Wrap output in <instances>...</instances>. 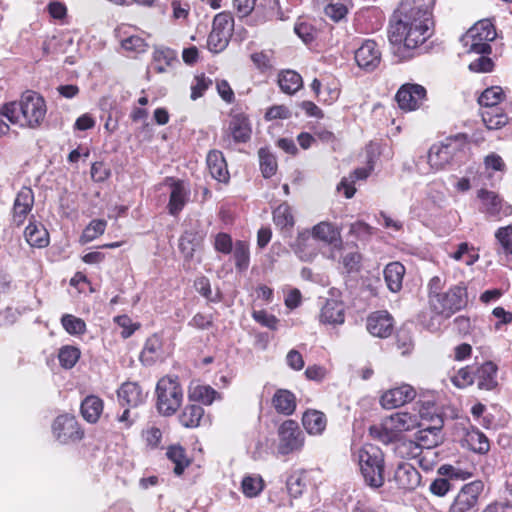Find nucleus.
Returning a JSON list of instances; mask_svg holds the SVG:
<instances>
[{
    "mask_svg": "<svg viewBox=\"0 0 512 512\" xmlns=\"http://www.w3.org/2000/svg\"><path fill=\"white\" fill-rule=\"evenodd\" d=\"M436 0H405L401 3L398 20L391 24L389 41L392 45L414 50L434 34L433 8Z\"/></svg>",
    "mask_w": 512,
    "mask_h": 512,
    "instance_id": "f257e3e1",
    "label": "nucleus"
},
{
    "mask_svg": "<svg viewBox=\"0 0 512 512\" xmlns=\"http://www.w3.org/2000/svg\"><path fill=\"white\" fill-rule=\"evenodd\" d=\"M47 112L44 98L34 91H26L18 102H9L0 108V113L11 124L20 128H38Z\"/></svg>",
    "mask_w": 512,
    "mask_h": 512,
    "instance_id": "f03ea898",
    "label": "nucleus"
},
{
    "mask_svg": "<svg viewBox=\"0 0 512 512\" xmlns=\"http://www.w3.org/2000/svg\"><path fill=\"white\" fill-rule=\"evenodd\" d=\"M355 457L365 482L373 488L381 487L384 483V455L381 449L365 444L355 453Z\"/></svg>",
    "mask_w": 512,
    "mask_h": 512,
    "instance_id": "7ed1b4c3",
    "label": "nucleus"
},
{
    "mask_svg": "<svg viewBox=\"0 0 512 512\" xmlns=\"http://www.w3.org/2000/svg\"><path fill=\"white\" fill-rule=\"evenodd\" d=\"M418 426L416 416L409 413L398 412L385 418L380 425L370 427V435L383 443L394 441L401 432L411 430Z\"/></svg>",
    "mask_w": 512,
    "mask_h": 512,
    "instance_id": "20e7f679",
    "label": "nucleus"
},
{
    "mask_svg": "<svg viewBox=\"0 0 512 512\" xmlns=\"http://www.w3.org/2000/svg\"><path fill=\"white\" fill-rule=\"evenodd\" d=\"M468 303L467 288L463 284L452 286L448 291L433 295L429 302L430 309L438 316L450 318Z\"/></svg>",
    "mask_w": 512,
    "mask_h": 512,
    "instance_id": "39448f33",
    "label": "nucleus"
},
{
    "mask_svg": "<svg viewBox=\"0 0 512 512\" xmlns=\"http://www.w3.org/2000/svg\"><path fill=\"white\" fill-rule=\"evenodd\" d=\"M157 409L165 416L173 415L181 406L183 391L177 377L161 378L156 386Z\"/></svg>",
    "mask_w": 512,
    "mask_h": 512,
    "instance_id": "423d86ee",
    "label": "nucleus"
},
{
    "mask_svg": "<svg viewBox=\"0 0 512 512\" xmlns=\"http://www.w3.org/2000/svg\"><path fill=\"white\" fill-rule=\"evenodd\" d=\"M496 30L489 19L478 21L464 35L462 41L468 53L490 54V42L496 38Z\"/></svg>",
    "mask_w": 512,
    "mask_h": 512,
    "instance_id": "0eeeda50",
    "label": "nucleus"
},
{
    "mask_svg": "<svg viewBox=\"0 0 512 512\" xmlns=\"http://www.w3.org/2000/svg\"><path fill=\"white\" fill-rule=\"evenodd\" d=\"M234 20L228 13L217 14L212 23V30L207 39V47L213 53L222 52L232 35Z\"/></svg>",
    "mask_w": 512,
    "mask_h": 512,
    "instance_id": "6e6552de",
    "label": "nucleus"
},
{
    "mask_svg": "<svg viewBox=\"0 0 512 512\" xmlns=\"http://www.w3.org/2000/svg\"><path fill=\"white\" fill-rule=\"evenodd\" d=\"M279 443L277 451L281 455H288L302 448L304 436L298 423L293 420L284 421L278 428Z\"/></svg>",
    "mask_w": 512,
    "mask_h": 512,
    "instance_id": "1a4fd4ad",
    "label": "nucleus"
},
{
    "mask_svg": "<svg viewBox=\"0 0 512 512\" xmlns=\"http://www.w3.org/2000/svg\"><path fill=\"white\" fill-rule=\"evenodd\" d=\"M426 94V89L422 85L406 83L398 89L395 100L401 110L414 111L423 104Z\"/></svg>",
    "mask_w": 512,
    "mask_h": 512,
    "instance_id": "9d476101",
    "label": "nucleus"
},
{
    "mask_svg": "<svg viewBox=\"0 0 512 512\" xmlns=\"http://www.w3.org/2000/svg\"><path fill=\"white\" fill-rule=\"evenodd\" d=\"M459 151L460 143L456 139L434 144L428 153V163L433 169L441 170L453 161Z\"/></svg>",
    "mask_w": 512,
    "mask_h": 512,
    "instance_id": "9b49d317",
    "label": "nucleus"
},
{
    "mask_svg": "<svg viewBox=\"0 0 512 512\" xmlns=\"http://www.w3.org/2000/svg\"><path fill=\"white\" fill-rule=\"evenodd\" d=\"M52 432L54 437L62 444L80 440L83 436L77 420L69 414L60 415L54 420Z\"/></svg>",
    "mask_w": 512,
    "mask_h": 512,
    "instance_id": "f8f14e48",
    "label": "nucleus"
},
{
    "mask_svg": "<svg viewBox=\"0 0 512 512\" xmlns=\"http://www.w3.org/2000/svg\"><path fill=\"white\" fill-rule=\"evenodd\" d=\"M483 488V482L479 480L464 485L451 506V512H467L474 508Z\"/></svg>",
    "mask_w": 512,
    "mask_h": 512,
    "instance_id": "ddd939ff",
    "label": "nucleus"
},
{
    "mask_svg": "<svg viewBox=\"0 0 512 512\" xmlns=\"http://www.w3.org/2000/svg\"><path fill=\"white\" fill-rule=\"evenodd\" d=\"M381 51L374 40H366L355 51V61L359 68L372 72L381 62Z\"/></svg>",
    "mask_w": 512,
    "mask_h": 512,
    "instance_id": "4468645a",
    "label": "nucleus"
},
{
    "mask_svg": "<svg viewBox=\"0 0 512 512\" xmlns=\"http://www.w3.org/2000/svg\"><path fill=\"white\" fill-rule=\"evenodd\" d=\"M366 327L374 337L387 338L393 332L394 320L387 311H376L368 316Z\"/></svg>",
    "mask_w": 512,
    "mask_h": 512,
    "instance_id": "2eb2a0df",
    "label": "nucleus"
},
{
    "mask_svg": "<svg viewBox=\"0 0 512 512\" xmlns=\"http://www.w3.org/2000/svg\"><path fill=\"white\" fill-rule=\"evenodd\" d=\"M319 321L326 326L336 327L345 322V305L338 299H327L322 305Z\"/></svg>",
    "mask_w": 512,
    "mask_h": 512,
    "instance_id": "dca6fc26",
    "label": "nucleus"
},
{
    "mask_svg": "<svg viewBox=\"0 0 512 512\" xmlns=\"http://www.w3.org/2000/svg\"><path fill=\"white\" fill-rule=\"evenodd\" d=\"M34 205V193L31 188L23 187L16 195L13 205L12 221L20 226L26 220Z\"/></svg>",
    "mask_w": 512,
    "mask_h": 512,
    "instance_id": "f3484780",
    "label": "nucleus"
},
{
    "mask_svg": "<svg viewBox=\"0 0 512 512\" xmlns=\"http://www.w3.org/2000/svg\"><path fill=\"white\" fill-rule=\"evenodd\" d=\"M416 396L414 388L408 384L392 388L381 397V405L385 409H394L412 401Z\"/></svg>",
    "mask_w": 512,
    "mask_h": 512,
    "instance_id": "a211bd4d",
    "label": "nucleus"
},
{
    "mask_svg": "<svg viewBox=\"0 0 512 512\" xmlns=\"http://www.w3.org/2000/svg\"><path fill=\"white\" fill-rule=\"evenodd\" d=\"M230 134L223 139L225 146L231 145V137L237 143H244L250 139L251 127L244 114L233 115L229 123Z\"/></svg>",
    "mask_w": 512,
    "mask_h": 512,
    "instance_id": "6ab92c4d",
    "label": "nucleus"
},
{
    "mask_svg": "<svg viewBox=\"0 0 512 512\" xmlns=\"http://www.w3.org/2000/svg\"><path fill=\"white\" fill-rule=\"evenodd\" d=\"M394 480L399 488L414 490L421 483V475L413 465L403 462L397 466Z\"/></svg>",
    "mask_w": 512,
    "mask_h": 512,
    "instance_id": "aec40b11",
    "label": "nucleus"
},
{
    "mask_svg": "<svg viewBox=\"0 0 512 512\" xmlns=\"http://www.w3.org/2000/svg\"><path fill=\"white\" fill-rule=\"evenodd\" d=\"M478 197L482 201L481 210L492 217L507 216L512 212L511 206L503 207L501 200L494 192L481 189L478 192Z\"/></svg>",
    "mask_w": 512,
    "mask_h": 512,
    "instance_id": "412c9836",
    "label": "nucleus"
},
{
    "mask_svg": "<svg viewBox=\"0 0 512 512\" xmlns=\"http://www.w3.org/2000/svg\"><path fill=\"white\" fill-rule=\"evenodd\" d=\"M118 399L122 406L137 407L144 403L146 393L135 382H125L118 389Z\"/></svg>",
    "mask_w": 512,
    "mask_h": 512,
    "instance_id": "4be33fe9",
    "label": "nucleus"
},
{
    "mask_svg": "<svg viewBox=\"0 0 512 512\" xmlns=\"http://www.w3.org/2000/svg\"><path fill=\"white\" fill-rule=\"evenodd\" d=\"M497 371L496 364L491 361L483 363L481 366L476 368L475 382L477 387L481 390H493L497 382Z\"/></svg>",
    "mask_w": 512,
    "mask_h": 512,
    "instance_id": "5701e85b",
    "label": "nucleus"
},
{
    "mask_svg": "<svg viewBox=\"0 0 512 512\" xmlns=\"http://www.w3.org/2000/svg\"><path fill=\"white\" fill-rule=\"evenodd\" d=\"M311 235L335 248L342 245L340 231L330 222H320L312 228Z\"/></svg>",
    "mask_w": 512,
    "mask_h": 512,
    "instance_id": "b1692460",
    "label": "nucleus"
},
{
    "mask_svg": "<svg viewBox=\"0 0 512 512\" xmlns=\"http://www.w3.org/2000/svg\"><path fill=\"white\" fill-rule=\"evenodd\" d=\"M189 188L182 181H174L171 184L170 199L168 203L169 213L176 216L188 201Z\"/></svg>",
    "mask_w": 512,
    "mask_h": 512,
    "instance_id": "393cba45",
    "label": "nucleus"
},
{
    "mask_svg": "<svg viewBox=\"0 0 512 512\" xmlns=\"http://www.w3.org/2000/svg\"><path fill=\"white\" fill-rule=\"evenodd\" d=\"M207 166L211 176L219 182H226L229 179L226 160L222 152L212 150L207 155Z\"/></svg>",
    "mask_w": 512,
    "mask_h": 512,
    "instance_id": "a878e982",
    "label": "nucleus"
},
{
    "mask_svg": "<svg viewBox=\"0 0 512 512\" xmlns=\"http://www.w3.org/2000/svg\"><path fill=\"white\" fill-rule=\"evenodd\" d=\"M24 236L31 247L44 248L49 244V233L39 222H30L24 231Z\"/></svg>",
    "mask_w": 512,
    "mask_h": 512,
    "instance_id": "bb28decb",
    "label": "nucleus"
},
{
    "mask_svg": "<svg viewBox=\"0 0 512 512\" xmlns=\"http://www.w3.org/2000/svg\"><path fill=\"white\" fill-rule=\"evenodd\" d=\"M405 267L400 262H391L384 269V278L391 292H398L402 288Z\"/></svg>",
    "mask_w": 512,
    "mask_h": 512,
    "instance_id": "cd10ccee",
    "label": "nucleus"
},
{
    "mask_svg": "<svg viewBox=\"0 0 512 512\" xmlns=\"http://www.w3.org/2000/svg\"><path fill=\"white\" fill-rule=\"evenodd\" d=\"M302 423L309 434L320 435L326 428L327 419L321 411L308 410L303 414Z\"/></svg>",
    "mask_w": 512,
    "mask_h": 512,
    "instance_id": "c85d7f7f",
    "label": "nucleus"
},
{
    "mask_svg": "<svg viewBox=\"0 0 512 512\" xmlns=\"http://www.w3.org/2000/svg\"><path fill=\"white\" fill-rule=\"evenodd\" d=\"M440 426H429L422 428L415 434V440L420 445L422 451H429L437 446L441 441Z\"/></svg>",
    "mask_w": 512,
    "mask_h": 512,
    "instance_id": "c756f323",
    "label": "nucleus"
},
{
    "mask_svg": "<svg viewBox=\"0 0 512 512\" xmlns=\"http://www.w3.org/2000/svg\"><path fill=\"white\" fill-rule=\"evenodd\" d=\"M467 447L475 453L486 454L490 449V443L486 435L478 429L467 430L464 436Z\"/></svg>",
    "mask_w": 512,
    "mask_h": 512,
    "instance_id": "7c9ffc66",
    "label": "nucleus"
},
{
    "mask_svg": "<svg viewBox=\"0 0 512 512\" xmlns=\"http://www.w3.org/2000/svg\"><path fill=\"white\" fill-rule=\"evenodd\" d=\"M372 167L357 168L349 177H344L338 184V191H344L346 198H352L356 192L354 183L356 180H365L371 173Z\"/></svg>",
    "mask_w": 512,
    "mask_h": 512,
    "instance_id": "2f4dec72",
    "label": "nucleus"
},
{
    "mask_svg": "<svg viewBox=\"0 0 512 512\" xmlns=\"http://www.w3.org/2000/svg\"><path fill=\"white\" fill-rule=\"evenodd\" d=\"M189 399L198 401L205 405H210L217 398H220L219 393L208 385H201L192 383L188 391Z\"/></svg>",
    "mask_w": 512,
    "mask_h": 512,
    "instance_id": "473e14b6",
    "label": "nucleus"
},
{
    "mask_svg": "<svg viewBox=\"0 0 512 512\" xmlns=\"http://www.w3.org/2000/svg\"><path fill=\"white\" fill-rule=\"evenodd\" d=\"M272 403L278 413L291 415L296 408V400L293 393L279 389L273 396Z\"/></svg>",
    "mask_w": 512,
    "mask_h": 512,
    "instance_id": "72a5a7b5",
    "label": "nucleus"
},
{
    "mask_svg": "<svg viewBox=\"0 0 512 512\" xmlns=\"http://www.w3.org/2000/svg\"><path fill=\"white\" fill-rule=\"evenodd\" d=\"M278 84L282 92L294 94L303 86V80L296 71L285 70L279 73Z\"/></svg>",
    "mask_w": 512,
    "mask_h": 512,
    "instance_id": "f704fd0d",
    "label": "nucleus"
},
{
    "mask_svg": "<svg viewBox=\"0 0 512 512\" xmlns=\"http://www.w3.org/2000/svg\"><path fill=\"white\" fill-rule=\"evenodd\" d=\"M103 411L102 400L94 395L87 396L81 404V413L85 420L95 423Z\"/></svg>",
    "mask_w": 512,
    "mask_h": 512,
    "instance_id": "c9c22d12",
    "label": "nucleus"
},
{
    "mask_svg": "<svg viewBox=\"0 0 512 512\" xmlns=\"http://www.w3.org/2000/svg\"><path fill=\"white\" fill-rule=\"evenodd\" d=\"M161 351L162 343L160 338L156 335L149 337L141 352L140 360L146 365H151L161 356Z\"/></svg>",
    "mask_w": 512,
    "mask_h": 512,
    "instance_id": "e433bc0d",
    "label": "nucleus"
},
{
    "mask_svg": "<svg viewBox=\"0 0 512 512\" xmlns=\"http://www.w3.org/2000/svg\"><path fill=\"white\" fill-rule=\"evenodd\" d=\"M394 453L400 458L414 459L422 455L423 451L416 440H398L394 446Z\"/></svg>",
    "mask_w": 512,
    "mask_h": 512,
    "instance_id": "4c0bfd02",
    "label": "nucleus"
},
{
    "mask_svg": "<svg viewBox=\"0 0 512 512\" xmlns=\"http://www.w3.org/2000/svg\"><path fill=\"white\" fill-rule=\"evenodd\" d=\"M204 409L198 404L187 405L179 416L180 423L187 428L199 426Z\"/></svg>",
    "mask_w": 512,
    "mask_h": 512,
    "instance_id": "58836bf2",
    "label": "nucleus"
},
{
    "mask_svg": "<svg viewBox=\"0 0 512 512\" xmlns=\"http://www.w3.org/2000/svg\"><path fill=\"white\" fill-rule=\"evenodd\" d=\"M481 117L490 130L499 129L507 124L508 117L499 108L482 109Z\"/></svg>",
    "mask_w": 512,
    "mask_h": 512,
    "instance_id": "ea45409f",
    "label": "nucleus"
},
{
    "mask_svg": "<svg viewBox=\"0 0 512 512\" xmlns=\"http://www.w3.org/2000/svg\"><path fill=\"white\" fill-rule=\"evenodd\" d=\"M310 233L309 232H302L299 234L297 239V244L295 248V253L298 255V257L302 261H312L316 255L317 250L316 248H310Z\"/></svg>",
    "mask_w": 512,
    "mask_h": 512,
    "instance_id": "a19ab883",
    "label": "nucleus"
},
{
    "mask_svg": "<svg viewBox=\"0 0 512 512\" xmlns=\"http://www.w3.org/2000/svg\"><path fill=\"white\" fill-rule=\"evenodd\" d=\"M286 488L292 498H298L306 488L305 474L301 470L292 472L286 480Z\"/></svg>",
    "mask_w": 512,
    "mask_h": 512,
    "instance_id": "79ce46f5",
    "label": "nucleus"
},
{
    "mask_svg": "<svg viewBox=\"0 0 512 512\" xmlns=\"http://www.w3.org/2000/svg\"><path fill=\"white\" fill-rule=\"evenodd\" d=\"M503 97L504 93L502 88L499 86H493L482 92L478 102L483 109L497 108L496 106L502 101Z\"/></svg>",
    "mask_w": 512,
    "mask_h": 512,
    "instance_id": "37998d69",
    "label": "nucleus"
},
{
    "mask_svg": "<svg viewBox=\"0 0 512 512\" xmlns=\"http://www.w3.org/2000/svg\"><path fill=\"white\" fill-rule=\"evenodd\" d=\"M264 488V481L260 475H247L241 482V489L246 497L258 496Z\"/></svg>",
    "mask_w": 512,
    "mask_h": 512,
    "instance_id": "c03bdc74",
    "label": "nucleus"
},
{
    "mask_svg": "<svg viewBox=\"0 0 512 512\" xmlns=\"http://www.w3.org/2000/svg\"><path fill=\"white\" fill-rule=\"evenodd\" d=\"M166 455L175 464L174 473L176 475L182 474L189 464L184 449L179 445H173L168 448Z\"/></svg>",
    "mask_w": 512,
    "mask_h": 512,
    "instance_id": "a18cd8bd",
    "label": "nucleus"
},
{
    "mask_svg": "<svg viewBox=\"0 0 512 512\" xmlns=\"http://www.w3.org/2000/svg\"><path fill=\"white\" fill-rule=\"evenodd\" d=\"M273 220L276 226L280 227L281 229L293 227L294 218L290 206L287 203L280 204L273 211Z\"/></svg>",
    "mask_w": 512,
    "mask_h": 512,
    "instance_id": "49530a36",
    "label": "nucleus"
},
{
    "mask_svg": "<svg viewBox=\"0 0 512 512\" xmlns=\"http://www.w3.org/2000/svg\"><path fill=\"white\" fill-rule=\"evenodd\" d=\"M199 243L200 237L196 233L186 231L179 239V249L186 259H190Z\"/></svg>",
    "mask_w": 512,
    "mask_h": 512,
    "instance_id": "de8ad7c7",
    "label": "nucleus"
},
{
    "mask_svg": "<svg viewBox=\"0 0 512 512\" xmlns=\"http://www.w3.org/2000/svg\"><path fill=\"white\" fill-rule=\"evenodd\" d=\"M107 222L102 219L92 220L84 229L80 241L83 244L93 241L94 239L101 236L106 229Z\"/></svg>",
    "mask_w": 512,
    "mask_h": 512,
    "instance_id": "09e8293b",
    "label": "nucleus"
},
{
    "mask_svg": "<svg viewBox=\"0 0 512 512\" xmlns=\"http://www.w3.org/2000/svg\"><path fill=\"white\" fill-rule=\"evenodd\" d=\"M476 369L473 367H464L451 377L452 383L458 388H465L475 382Z\"/></svg>",
    "mask_w": 512,
    "mask_h": 512,
    "instance_id": "8fccbe9b",
    "label": "nucleus"
},
{
    "mask_svg": "<svg viewBox=\"0 0 512 512\" xmlns=\"http://www.w3.org/2000/svg\"><path fill=\"white\" fill-rule=\"evenodd\" d=\"M236 268L246 270L249 266V247L244 241H237L233 250Z\"/></svg>",
    "mask_w": 512,
    "mask_h": 512,
    "instance_id": "3c124183",
    "label": "nucleus"
},
{
    "mask_svg": "<svg viewBox=\"0 0 512 512\" xmlns=\"http://www.w3.org/2000/svg\"><path fill=\"white\" fill-rule=\"evenodd\" d=\"M438 473L450 479L466 480L473 476V469H463L460 466L453 465H442L438 469Z\"/></svg>",
    "mask_w": 512,
    "mask_h": 512,
    "instance_id": "603ef678",
    "label": "nucleus"
},
{
    "mask_svg": "<svg viewBox=\"0 0 512 512\" xmlns=\"http://www.w3.org/2000/svg\"><path fill=\"white\" fill-rule=\"evenodd\" d=\"M80 357V351L74 346H64L60 349L58 358L62 367L66 369L72 368Z\"/></svg>",
    "mask_w": 512,
    "mask_h": 512,
    "instance_id": "864d4df0",
    "label": "nucleus"
},
{
    "mask_svg": "<svg viewBox=\"0 0 512 512\" xmlns=\"http://www.w3.org/2000/svg\"><path fill=\"white\" fill-rule=\"evenodd\" d=\"M261 172L265 178H269L275 174L277 163L275 157L266 149L261 148L258 152Z\"/></svg>",
    "mask_w": 512,
    "mask_h": 512,
    "instance_id": "5fc2aeb1",
    "label": "nucleus"
},
{
    "mask_svg": "<svg viewBox=\"0 0 512 512\" xmlns=\"http://www.w3.org/2000/svg\"><path fill=\"white\" fill-rule=\"evenodd\" d=\"M63 328L69 334H83L86 330L85 322L71 314H65L61 318Z\"/></svg>",
    "mask_w": 512,
    "mask_h": 512,
    "instance_id": "6e6d98bb",
    "label": "nucleus"
},
{
    "mask_svg": "<svg viewBox=\"0 0 512 512\" xmlns=\"http://www.w3.org/2000/svg\"><path fill=\"white\" fill-rule=\"evenodd\" d=\"M451 257L456 261H463L466 265H473L478 260V254L473 252L467 243H461Z\"/></svg>",
    "mask_w": 512,
    "mask_h": 512,
    "instance_id": "4d7b16f0",
    "label": "nucleus"
},
{
    "mask_svg": "<svg viewBox=\"0 0 512 512\" xmlns=\"http://www.w3.org/2000/svg\"><path fill=\"white\" fill-rule=\"evenodd\" d=\"M263 0H233V6L240 17H246L260 7H264Z\"/></svg>",
    "mask_w": 512,
    "mask_h": 512,
    "instance_id": "13d9d810",
    "label": "nucleus"
},
{
    "mask_svg": "<svg viewBox=\"0 0 512 512\" xmlns=\"http://www.w3.org/2000/svg\"><path fill=\"white\" fill-rule=\"evenodd\" d=\"M253 319L260 325L271 330H276L279 320L265 310H255L252 312Z\"/></svg>",
    "mask_w": 512,
    "mask_h": 512,
    "instance_id": "bf43d9fd",
    "label": "nucleus"
},
{
    "mask_svg": "<svg viewBox=\"0 0 512 512\" xmlns=\"http://www.w3.org/2000/svg\"><path fill=\"white\" fill-rule=\"evenodd\" d=\"M495 237L501 244L503 250L506 253L512 254V226L509 225L499 228L495 233Z\"/></svg>",
    "mask_w": 512,
    "mask_h": 512,
    "instance_id": "052dcab7",
    "label": "nucleus"
},
{
    "mask_svg": "<svg viewBox=\"0 0 512 512\" xmlns=\"http://www.w3.org/2000/svg\"><path fill=\"white\" fill-rule=\"evenodd\" d=\"M480 56L469 64V70L477 73L491 72L494 63L491 58L485 56L486 54H479Z\"/></svg>",
    "mask_w": 512,
    "mask_h": 512,
    "instance_id": "680f3d73",
    "label": "nucleus"
},
{
    "mask_svg": "<svg viewBox=\"0 0 512 512\" xmlns=\"http://www.w3.org/2000/svg\"><path fill=\"white\" fill-rule=\"evenodd\" d=\"M348 13V6L343 3H330L325 7V14L333 21L338 22Z\"/></svg>",
    "mask_w": 512,
    "mask_h": 512,
    "instance_id": "e2e57ef3",
    "label": "nucleus"
},
{
    "mask_svg": "<svg viewBox=\"0 0 512 512\" xmlns=\"http://www.w3.org/2000/svg\"><path fill=\"white\" fill-rule=\"evenodd\" d=\"M211 84L212 81L210 79H207L204 76H196L191 85V98L196 100L201 97Z\"/></svg>",
    "mask_w": 512,
    "mask_h": 512,
    "instance_id": "0e129e2a",
    "label": "nucleus"
},
{
    "mask_svg": "<svg viewBox=\"0 0 512 512\" xmlns=\"http://www.w3.org/2000/svg\"><path fill=\"white\" fill-rule=\"evenodd\" d=\"M214 247L218 252L229 254L232 252V238L227 233H218L215 237Z\"/></svg>",
    "mask_w": 512,
    "mask_h": 512,
    "instance_id": "69168bd1",
    "label": "nucleus"
},
{
    "mask_svg": "<svg viewBox=\"0 0 512 512\" xmlns=\"http://www.w3.org/2000/svg\"><path fill=\"white\" fill-rule=\"evenodd\" d=\"M361 255L357 251L346 252L342 264L347 272L357 271L360 267Z\"/></svg>",
    "mask_w": 512,
    "mask_h": 512,
    "instance_id": "338daca9",
    "label": "nucleus"
},
{
    "mask_svg": "<svg viewBox=\"0 0 512 512\" xmlns=\"http://www.w3.org/2000/svg\"><path fill=\"white\" fill-rule=\"evenodd\" d=\"M122 47L128 51L141 53L146 50L147 44L139 36H130L122 41Z\"/></svg>",
    "mask_w": 512,
    "mask_h": 512,
    "instance_id": "774afa93",
    "label": "nucleus"
}]
</instances>
